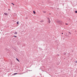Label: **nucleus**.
Here are the masks:
<instances>
[{"label":"nucleus","instance_id":"nucleus-1","mask_svg":"<svg viewBox=\"0 0 77 77\" xmlns=\"http://www.w3.org/2000/svg\"><path fill=\"white\" fill-rule=\"evenodd\" d=\"M59 24H62L63 25L64 24V23L62 21H58L57 22Z\"/></svg>","mask_w":77,"mask_h":77},{"label":"nucleus","instance_id":"nucleus-2","mask_svg":"<svg viewBox=\"0 0 77 77\" xmlns=\"http://www.w3.org/2000/svg\"><path fill=\"white\" fill-rule=\"evenodd\" d=\"M67 20H67V22H68L69 21H70V19L69 18H68L67 19Z\"/></svg>","mask_w":77,"mask_h":77},{"label":"nucleus","instance_id":"nucleus-3","mask_svg":"<svg viewBox=\"0 0 77 77\" xmlns=\"http://www.w3.org/2000/svg\"><path fill=\"white\" fill-rule=\"evenodd\" d=\"M65 35L66 36H67V37H68L69 36V35L67 33H66Z\"/></svg>","mask_w":77,"mask_h":77},{"label":"nucleus","instance_id":"nucleus-4","mask_svg":"<svg viewBox=\"0 0 77 77\" xmlns=\"http://www.w3.org/2000/svg\"><path fill=\"white\" fill-rule=\"evenodd\" d=\"M4 14L5 15H8V14L6 13H4Z\"/></svg>","mask_w":77,"mask_h":77},{"label":"nucleus","instance_id":"nucleus-5","mask_svg":"<svg viewBox=\"0 0 77 77\" xmlns=\"http://www.w3.org/2000/svg\"><path fill=\"white\" fill-rule=\"evenodd\" d=\"M33 13L34 14H36V12H35V11H33Z\"/></svg>","mask_w":77,"mask_h":77},{"label":"nucleus","instance_id":"nucleus-6","mask_svg":"<svg viewBox=\"0 0 77 77\" xmlns=\"http://www.w3.org/2000/svg\"><path fill=\"white\" fill-rule=\"evenodd\" d=\"M16 60H17V61H18V62H20V60H18V59L16 58Z\"/></svg>","mask_w":77,"mask_h":77},{"label":"nucleus","instance_id":"nucleus-7","mask_svg":"<svg viewBox=\"0 0 77 77\" xmlns=\"http://www.w3.org/2000/svg\"><path fill=\"white\" fill-rule=\"evenodd\" d=\"M18 74V73H14V75H16V74Z\"/></svg>","mask_w":77,"mask_h":77},{"label":"nucleus","instance_id":"nucleus-8","mask_svg":"<svg viewBox=\"0 0 77 77\" xmlns=\"http://www.w3.org/2000/svg\"><path fill=\"white\" fill-rule=\"evenodd\" d=\"M14 34H17V32H15L14 33Z\"/></svg>","mask_w":77,"mask_h":77},{"label":"nucleus","instance_id":"nucleus-9","mask_svg":"<svg viewBox=\"0 0 77 77\" xmlns=\"http://www.w3.org/2000/svg\"><path fill=\"white\" fill-rule=\"evenodd\" d=\"M40 22H44V20H41L40 21Z\"/></svg>","mask_w":77,"mask_h":77},{"label":"nucleus","instance_id":"nucleus-10","mask_svg":"<svg viewBox=\"0 0 77 77\" xmlns=\"http://www.w3.org/2000/svg\"><path fill=\"white\" fill-rule=\"evenodd\" d=\"M17 24H19V23H18V22H17Z\"/></svg>","mask_w":77,"mask_h":77},{"label":"nucleus","instance_id":"nucleus-11","mask_svg":"<svg viewBox=\"0 0 77 77\" xmlns=\"http://www.w3.org/2000/svg\"><path fill=\"white\" fill-rule=\"evenodd\" d=\"M49 23H50V20H49Z\"/></svg>","mask_w":77,"mask_h":77},{"label":"nucleus","instance_id":"nucleus-12","mask_svg":"<svg viewBox=\"0 0 77 77\" xmlns=\"http://www.w3.org/2000/svg\"><path fill=\"white\" fill-rule=\"evenodd\" d=\"M14 37H16V38H17V36H16L14 35Z\"/></svg>","mask_w":77,"mask_h":77},{"label":"nucleus","instance_id":"nucleus-13","mask_svg":"<svg viewBox=\"0 0 77 77\" xmlns=\"http://www.w3.org/2000/svg\"><path fill=\"white\" fill-rule=\"evenodd\" d=\"M66 53H64V55H66Z\"/></svg>","mask_w":77,"mask_h":77},{"label":"nucleus","instance_id":"nucleus-14","mask_svg":"<svg viewBox=\"0 0 77 77\" xmlns=\"http://www.w3.org/2000/svg\"><path fill=\"white\" fill-rule=\"evenodd\" d=\"M75 13H77V11H75Z\"/></svg>","mask_w":77,"mask_h":77},{"label":"nucleus","instance_id":"nucleus-15","mask_svg":"<svg viewBox=\"0 0 77 77\" xmlns=\"http://www.w3.org/2000/svg\"><path fill=\"white\" fill-rule=\"evenodd\" d=\"M43 12L44 13H46V11H44Z\"/></svg>","mask_w":77,"mask_h":77},{"label":"nucleus","instance_id":"nucleus-16","mask_svg":"<svg viewBox=\"0 0 77 77\" xmlns=\"http://www.w3.org/2000/svg\"><path fill=\"white\" fill-rule=\"evenodd\" d=\"M69 33L70 35H71V33H70V32H69Z\"/></svg>","mask_w":77,"mask_h":77},{"label":"nucleus","instance_id":"nucleus-17","mask_svg":"<svg viewBox=\"0 0 77 77\" xmlns=\"http://www.w3.org/2000/svg\"><path fill=\"white\" fill-rule=\"evenodd\" d=\"M13 6H14V5H15V4H13Z\"/></svg>","mask_w":77,"mask_h":77},{"label":"nucleus","instance_id":"nucleus-18","mask_svg":"<svg viewBox=\"0 0 77 77\" xmlns=\"http://www.w3.org/2000/svg\"><path fill=\"white\" fill-rule=\"evenodd\" d=\"M62 33V35H63V33Z\"/></svg>","mask_w":77,"mask_h":77},{"label":"nucleus","instance_id":"nucleus-19","mask_svg":"<svg viewBox=\"0 0 77 77\" xmlns=\"http://www.w3.org/2000/svg\"><path fill=\"white\" fill-rule=\"evenodd\" d=\"M11 4H13V5L14 4H13V3H11Z\"/></svg>","mask_w":77,"mask_h":77},{"label":"nucleus","instance_id":"nucleus-20","mask_svg":"<svg viewBox=\"0 0 77 77\" xmlns=\"http://www.w3.org/2000/svg\"><path fill=\"white\" fill-rule=\"evenodd\" d=\"M26 19H27V17L26 18Z\"/></svg>","mask_w":77,"mask_h":77},{"label":"nucleus","instance_id":"nucleus-21","mask_svg":"<svg viewBox=\"0 0 77 77\" xmlns=\"http://www.w3.org/2000/svg\"><path fill=\"white\" fill-rule=\"evenodd\" d=\"M66 25H68V24H67V23H66Z\"/></svg>","mask_w":77,"mask_h":77},{"label":"nucleus","instance_id":"nucleus-22","mask_svg":"<svg viewBox=\"0 0 77 77\" xmlns=\"http://www.w3.org/2000/svg\"><path fill=\"white\" fill-rule=\"evenodd\" d=\"M8 10H9H9H10V9H9Z\"/></svg>","mask_w":77,"mask_h":77},{"label":"nucleus","instance_id":"nucleus-23","mask_svg":"<svg viewBox=\"0 0 77 77\" xmlns=\"http://www.w3.org/2000/svg\"><path fill=\"white\" fill-rule=\"evenodd\" d=\"M39 49H40V48H39Z\"/></svg>","mask_w":77,"mask_h":77}]
</instances>
